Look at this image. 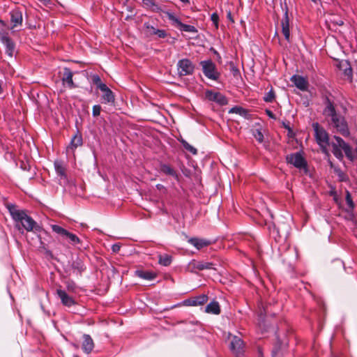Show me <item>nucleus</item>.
<instances>
[{"instance_id":"50","label":"nucleus","mask_w":357,"mask_h":357,"mask_svg":"<svg viewBox=\"0 0 357 357\" xmlns=\"http://www.w3.org/2000/svg\"><path fill=\"white\" fill-rule=\"evenodd\" d=\"M346 201H351V197H350V195L349 192H347V200Z\"/></svg>"},{"instance_id":"4","label":"nucleus","mask_w":357,"mask_h":357,"mask_svg":"<svg viewBox=\"0 0 357 357\" xmlns=\"http://www.w3.org/2000/svg\"><path fill=\"white\" fill-rule=\"evenodd\" d=\"M312 128L317 144L324 152H326L327 146L329 145V137L327 132L318 123H314Z\"/></svg>"},{"instance_id":"14","label":"nucleus","mask_w":357,"mask_h":357,"mask_svg":"<svg viewBox=\"0 0 357 357\" xmlns=\"http://www.w3.org/2000/svg\"><path fill=\"white\" fill-rule=\"evenodd\" d=\"M86 266L83 261L77 258L75 260H73L69 267L70 274H73L75 275H81L82 273L85 271Z\"/></svg>"},{"instance_id":"29","label":"nucleus","mask_w":357,"mask_h":357,"mask_svg":"<svg viewBox=\"0 0 357 357\" xmlns=\"http://www.w3.org/2000/svg\"><path fill=\"white\" fill-rule=\"evenodd\" d=\"M144 30L145 35L148 37H151L155 36V32L156 31L157 28L149 23H145L144 24Z\"/></svg>"},{"instance_id":"2","label":"nucleus","mask_w":357,"mask_h":357,"mask_svg":"<svg viewBox=\"0 0 357 357\" xmlns=\"http://www.w3.org/2000/svg\"><path fill=\"white\" fill-rule=\"evenodd\" d=\"M326 107L323 111V114L326 117H330L331 124L336 129V130L343 136H348L349 130L344 117L337 113L333 102L326 97L325 98Z\"/></svg>"},{"instance_id":"24","label":"nucleus","mask_w":357,"mask_h":357,"mask_svg":"<svg viewBox=\"0 0 357 357\" xmlns=\"http://www.w3.org/2000/svg\"><path fill=\"white\" fill-rule=\"evenodd\" d=\"M54 169L57 175L63 179H67V175L66 173V167L61 160H55L54 162Z\"/></svg>"},{"instance_id":"48","label":"nucleus","mask_w":357,"mask_h":357,"mask_svg":"<svg viewBox=\"0 0 357 357\" xmlns=\"http://www.w3.org/2000/svg\"><path fill=\"white\" fill-rule=\"evenodd\" d=\"M156 188L160 190V191H163L165 192L166 190L165 186L162 184H157L156 185Z\"/></svg>"},{"instance_id":"10","label":"nucleus","mask_w":357,"mask_h":357,"mask_svg":"<svg viewBox=\"0 0 357 357\" xmlns=\"http://www.w3.org/2000/svg\"><path fill=\"white\" fill-rule=\"evenodd\" d=\"M0 41L6 47V52L9 56H13L15 50V44L4 31H0Z\"/></svg>"},{"instance_id":"8","label":"nucleus","mask_w":357,"mask_h":357,"mask_svg":"<svg viewBox=\"0 0 357 357\" xmlns=\"http://www.w3.org/2000/svg\"><path fill=\"white\" fill-rule=\"evenodd\" d=\"M287 162L299 169L307 170V162L300 152L287 155Z\"/></svg>"},{"instance_id":"55","label":"nucleus","mask_w":357,"mask_h":357,"mask_svg":"<svg viewBox=\"0 0 357 357\" xmlns=\"http://www.w3.org/2000/svg\"><path fill=\"white\" fill-rule=\"evenodd\" d=\"M331 167H333V164L331 162H330Z\"/></svg>"},{"instance_id":"22","label":"nucleus","mask_w":357,"mask_h":357,"mask_svg":"<svg viewBox=\"0 0 357 357\" xmlns=\"http://www.w3.org/2000/svg\"><path fill=\"white\" fill-rule=\"evenodd\" d=\"M188 243L195 247L197 250H200L211 244V241L199 238H191L188 240Z\"/></svg>"},{"instance_id":"7","label":"nucleus","mask_w":357,"mask_h":357,"mask_svg":"<svg viewBox=\"0 0 357 357\" xmlns=\"http://www.w3.org/2000/svg\"><path fill=\"white\" fill-rule=\"evenodd\" d=\"M195 70V65L188 59H183L177 63V72L180 77L191 75Z\"/></svg>"},{"instance_id":"9","label":"nucleus","mask_w":357,"mask_h":357,"mask_svg":"<svg viewBox=\"0 0 357 357\" xmlns=\"http://www.w3.org/2000/svg\"><path fill=\"white\" fill-rule=\"evenodd\" d=\"M188 268L192 273H197V271L215 270V264L209 261L192 260L188 266Z\"/></svg>"},{"instance_id":"35","label":"nucleus","mask_w":357,"mask_h":357,"mask_svg":"<svg viewBox=\"0 0 357 357\" xmlns=\"http://www.w3.org/2000/svg\"><path fill=\"white\" fill-rule=\"evenodd\" d=\"M65 237L68 238L70 243L73 245H77L80 243V239L75 234L70 233L69 231H68Z\"/></svg>"},{"instance_id":"6","label":"nucleus","mask_w":357,"mask_h":357,"mask_svg":"<svg viewBox=\"0 0 357 357\" xmlns=\"http://www.w3.org/2000/svg\"><path fill=\"white\" fill-rule=\"evenodd\" d=\"M229 349L236 357H243L244 354V343L242 339L236 335H230Z\"/></svg>"},{"instance_id":"34","label":"nucleus","mask_w":357,"mask_h":357,"mask_svg":"<svg viewBox=\"0 0 357 357\" xmlns=\"http://www.w3.org/2000/svg\"><path fill=\"white\" fill-rule=\"evenodd\" d=\"M180 29L185 32H190V33H197V29L192 25L185 24L182 23L180 26Z\"/></svg>"},{"instance_id":"45","label":"nucleus","mask_w":357,"mask_h":357,"mask_svg":"<svg viewBox=\"0 0 357 357\" xmlns=\"http://www.w3.org/2000/svg\"><path fill=\"white\" fill-rule=\"evenodd\" d=\"M230 113H236L242 115L245 112V109L241 107H234L229 111Z\"/></svg>"},{"instance_id":"42","label":"nucleus","mask_w":357,"mask_h":357,"mask_svg":"<svg viewBox=\"0 0 357 357\" xmlns=\"http://www.w3.org/2000/svg\"><path fill=\"white\" fill-rule=\"evenodd\" d=\"M155 36L159 38H165L167 34L165 30L157 29L156 31L155 32Z\"/></svg>"},{"instance_id":"43","label":"nucleus","mask_w":357,"mask_h":357,"mask_svg":"<svg viewBox=\"0 0 357 357\" xmlns=\"http://www.w3.org/2000/svg\"><path fill=\"white\" fill-rule=\"evenodd\" d=\"M211 20L214 24L215 28L217 29L218 27V20H219V16L216 13H213L211 15Z\"/></svg>"},{"instance_id":"28","label":"nucleus","mask_w":357,"mask_h":357,"mask_svg":"<svg viewBox=\"0 0 357 357\" xmlns=\"http://www.w3.org/2000/svg\"><path fill=\"white\" fill-rule=\"evenodd\" d=\"M172 262V257L168 254L158 255V264L163 266H168Z\"/></svg>"},{"instance_id":"52","label":"nucleus","mask_w":357,"mask_h":357,"mask_svg":"<svg viewBox=\"0 0 357 357\" xmlns=\"http://www.w3.org/2000/svg\"><path fill=\"white\" fill-rule=\"evenodd\" d=\"M0 24H1L2 26H6V23L3 20H0Z\"/></svg>"},{"instance_id":"11","label":"nucleus","mask_w":357,"mask_h":357,"mask_svg":"<svg viewBox=\"0 0 357 357\" xmlns=\"http://www.w3.org/2000/svg\"><path fill=\"white\" fill-rule=\"evenodd\" d=\"M56 292L63 305L70 307L76 304L75 299L66 290L59 288Z\"/></svg>"},{"instance_id":"17","label":"nucleus","mask_w":357,"mask_h":357,"mask_svg":"<svg viewBox=\"0 0 357 357\" xmlns=\"http://www.w3.org/2000/svg\"><path fill=\"white\" fill-rule=\"evenodd\" d=\"M291 81L294 84V85L301 91H307L308 88V82L306 78L294 75L291 77Z\"/></svg>"},{"instance_id":"51","label":"nucleus","mask_w":357,"mask_h":357,"mask_svg":"<svg viewBox=\"0 0 357 357\" xmlns=\"http://www.w3.org/2000/svg\"><path fill=\"white\" fill-rule=\"evenodd\" d=\"M181 2L184 3H190V1L189 0H180Z\"/></svg>"},{"instance_id":"27","label":"nucleus","mask_w":357,"mask_h":357,"mask_svg":"<svg viewBox=\"0 0 357 357\" xmlns=\"http://www.w3.org/2000/svg\"><path fill=\"white\" fill-rule=\"evenodd\" d=\"M160 171L166 175L172 176L176 180H178V174L177 172L169 165L162 164L160 165Z\"/></svg>"},{"instance_id":"12","label":"nucleus","mask_w":357,"mask_h":357,"mask_svg":"<svg viewBox=\"0 0 357 357\" xmlns=\"http://www.w3.org/2000/svg\"><path fill=\"white\" fill-rule=\"evenodd\" d=\"M100 90L102 92L101 96L102 103L111 105L114 103L115 96L106 84H101L100 86Z\"/></svg>"},{"instance_id":"13","label":"nucleus","mask_w":357,"mask_h":357,"mask_svg":"<svg viewBox=\"0 0 357 357\" xmlns=\"http://www.w3.org/2000/svg\"><path fill=\"white\" fill-rule=\"evenodd\" d=\"M206 98L208 100L215 102L220 105H225L228 102L227 98L223 94L213 91H207Z\"/></svg>"},{"instance_id":"54","label":"nucleus","mask_w":357,"mask_h":357,"mask_svg":"<svg viewBox=\"0 0 357 357\" xmlns=\"http://www.w3.org/2000/svg\"><path fill=\"white\" fill-rule=\"evenodd\" d=\"M234 72H238V70L237 68H233Z\"/></svg>"},{"instance_id":"49","label":"nucleus","mask_w":357,"mask_h":357,"mask_svg":"<svg viewBox=\"0 0 357 357\" xmlns=\"http://www.w3.org/2000/svg\"><path fill=\"white\" fill-rule=\"evenodd\" d=\"M227 17L231 22H234L233 18L231 17V13L230 11L227 12Z\"/></svg>"},{"instance_id":"1","label":"nucleus","mask_w":357,"mask_h":357,"mask_svg":"<svg viewBox=\"0 0 357 357\" xmlns=\"http://www.w3.org/2000/svg\"><path fill=\"white\" fill-rule=\"evenodd\" d=\"M6 206L13 220L16 223H20L24 229L27 231H40L41 230V227L31 217L26 214L24 210L20 209L15 204L8 202H6Z\"/></svg>"},{"instance_id":"21","label":"nucleus","mask_w":357,"mask_h":357,"mask_svg":"<svg viewBox=\"0 0 357 357\" xmlns=\"http://www.w3.org/2000/svg\"><path fill=\"white\" fill-rule=\"evenodd\" d=\"M83 140L82 135L79 134L78 132L72 137L69 146L67 148V151H72L74 152V151L79 146H81L82 145Z\"/></svg>"},{"instance_id":"16","label":"nucleus","mask_w":357,"mask_h":357,"mask_svg":"<svg viewBox=\"0 0 357 357\" xmlns=\"http://www.w3.org/2000/svg\"><path fill=\"white\" fill-rule=\"evenodd\" d=\"M208 297L206 294H201L197 296L187 299L184 301L185 304L188 306L202 305L208 301Z\"/></svg>"},{"instance_id":"40","label":"nucleus","mask_w":357,"mask_h":357,"mask_svg":"<svg viewBox=\"0 0 357 357\" xmlns=\"http://www.w3.org/2000/svg\"><path fill=\"white\" fill-rule=\"evenodd\" d=\"M253 135H254L255 138L256 139V140L257 142H259V143L263 142V141H264V135H263V133L261 132V131L260 130L257 129L254 132Z\"/></svg>"},{"instance_id":"44","label":"nucleus","mask_w":357,"mask_h":357,"mask_svg":"<svg viewBox=\"0 0 357 357\" xmlns=\"http://www.w3.org/2000/svg\"><path fill=\"white\" fill-rule=\"evenodd\" d=\"M101 112V107L99 105H96L93 107L92 114L93 116H98Z\"/></svg>"},{"instance_id":"32","label":"nucleus","mask_w":357,"mask_h":357,"mask_svg":"<svg viewBox=\"0 0 357 357\" xmlns=\"http://www.w3.org/2000/svg\"><path fill=\"white\" fill-rule=\"evenodd\" d=\"M180 142L181 143L184 149L189 151L190 153H191L192 154L196 155L197 153V150L192 145H190L188 142H187L185 139H181L180 140Z\"/></svg>"},{"instance_id":"18","label":"nucleus","mask_w":357,"mask_h":357,"mask_svg":"<svg viewBox=\"0 0 357 357\" xmlns=\"http://www.w3.org/2000/svg\"><path fill=\"white\" fill-rule=\"evenodd\" d=\"M282 26V32L287 40H289V19L288 16V9L286 8V10L284 14L283 19L281 22Z\"/></svg>"},{"instance_id":"37","label":"nucleus","mask_w":357,"mask_h":357,"mask_svg":"<svg viewBox=\"0 0 357 357\" xmlns=\"http://www.w3.org/2000/svg\"><path fill=\"white\" fill-rule=\"evenodd\" d=\"M167 17L168 19L172 21L174 24H176L177 26H181V24H182V22H181V20L176 17L173 13H167Z\"/></svg>"},{"instance_id":"46","label":"nucleus","mask_w":357,"mask_h":357,"mask_svg":"<svg viewBox=\"0 0 357 357\" xmlns=\"http://www.w3.org/2000/svg\"><path fill=\"white\" fill-rule=\"evenodd\" d=\"M121 245L118 243L114 244L112 246V250L114 252H118L120 250Z\"/></svg>"},{"instance_id":"26","label":"nucleus","mask_w":357,"mask_h":357,"mask_svg":"<svg viewBox=\"0 0 357 357\" xmlns=\"http://www.w3.org/2000/svg\"><path fill=\"white\" fill-rule=\"evenodd\" d=\"M205 312L213 314H219L220 313V307L218 301H213L209 303L205 309Z\"/></svg>"},{"instance_id":"39","label":"nucleus","mask_w":357,"mask_h":357,"mask_svg":"<svg viewBox=\"0 0 357 357\" xmlns=\"http://www.w3.org/2000/svg\"><path fill=\"white\" fill-rule=\"evenodd\" d=\"M334 171L337 176H338L340 181H344L347 179V175L340 169L337 167L334 168Z\"/></svg>"},{"instance_id":"47","label":"nucleus","mask_w":357,"mask_h":357,"mask_svg":"<svg viewBox=\"0 0 357 357\" xmlns=\"http://www.w3.org/2000/svg\"><path fill=\"white\" fill-rule=\"evenodd\" d=\"M266 114L271 119H276L275 114L271 110H269V109H266Z\"/></svg>"},{"instance_id":"31","label":"nucleus","mask_w":357,"mask_h":357,"mask_svg":"<svg viewBox=\"0 0 357 357\" xmlns=\"http://www.w3.org/2000/svg\"><path fill=\"white\" fill-rule=\"evenodd\" d=\"M51 228L54 232L61 236H66V234H68V231L59 225H51Z\"/></svg>"},{"instance_id":"25","label":"nucleus","mask_w":357,"mask_h":357,"mask_svg":"<svg viewBox=\"0 0 357 357\" xmlns=\"http://www.w3.org/2000/svg\"><path fill=\"white\" fill-rule=\"evenodd\" d=\"M135 275L146 280H153L157 277V274L153 271L137 270Z\"/></svg>"},{"instance_id":"33","label":"nucleus","mask_w":357,"mask_h":357,"mask_svg":"<svg viewBox=\"0 0 357 357\" xmlns=\"http://www.w3.org/2000/svg\"><path fill=\"white\" fill-rule=\"evenodd\" d=\"M338 206L340 207H342L344 206V204L347 205L346 210L349 213V215L352 218L354 216L352 213H350L352 211L353 208H354V202H337Z\"/></svg>"},{"instance_id":"3","label":"nucleus","mask_w":357,"mask_h":357,"mask_svg":"<svg viewBox=\"0 0 357 357\" xmlns=\"http://www.w3.org/2000/svg\"><path fill=\"white\" fill-rule=\"evenodd\" d=\"M335 142L332 143L333 155L340 160L343 159L342 151L344 152L346 156L350 160H354V155L352 152L351 146L345 142L341 137L334 136Z\"/></svg>"},{"instance_id":"23","label":"nucleus","mask_w":357,"mask_h":357,"mask_svg":"<svg viewBox=\"0 0 357 357\" xmlns=\"http://www.w3.org/2000/svg\"><path fill=\"white\" fill-rule=\"evenodd\" d=\"M337 67L342 70L344 73V75L348 78L351 79L352 77V68L350 66V63L348 61H340Z\"/></svg>"},{"instance_id":"41","label":"nucleus","mask_w":357,"mask_h":357,"mask_svg":"<svg viewBox=\"0 0 357 357\" xmlns=\"http://www.w3.org/2000/svg\"><path fill=\"white\" fill-rule=\"evenodd\" d=\"M92 81H93V84H96L97 86V88L99 89H100V86L101 84H105L104 83H102L101 82L100 77L97 75H94L92 76Z\"/></svg>"},{"instance_id":"53","label":"nucleus","mask_w":357,"mask_h":357,"mask_svg":"<svg viewBox=\"0 0 357 357\" xmlns=\"http://www.w3.org/2000/svg\"><path fill=\"white\" fill-rule=\"evenodd\" d=\"M310 1H312L314 3H317L318 2L320 1V0H310Z\"/></svg>"},{"instance_id":"38","label":"nucleus","mask_w":357,"mask_h":357,"mask_svg":"<svg viewBox=\"0 0 357 357\" xmlns=\"http://www.w3.org/2000/svg\"><path fill=\"white\" fill-rule=\"evenodd\" d=\"M66 287L68 292H75L77 289V286L73 281H67L66 282Z\"/></svg>"},{"instance_id":"15","label":"nucleus","mask_w":357,"mask_h":357,"mask_svg":"<svg viewBox=\"0 0 357 357\" xmlns=\"http://www.w3.org/2000/svg\"><path fill=\"white\" fill-rule=\"evenodd\" d=\"M10 22L12 26L10 29H14L15 27L21 26L23 21L22 13L18 9H14L10 12Z\"/></svg>"},{"instance_id":"19","label":"nucleus","mask_w":357,"mask_h":357,"mask_svg":"<svg viewBox=\"0 0 357 357\" xmlns=\"http://www.w3.org/2000/svg\"><path fill=\"white\" fill-rule=\"evenodd\" d=\"M82 350L86 354H90L94 348V342L91 337L88 334L83 335Z\"/></svg>"},{"instance_id":"20","label":"nucleus","mask_w":357,"mask_h":357,"mask_svg":"<svg viewBox=\"0 0 357 357\" xmlns=\"http://www.w3.org/2000/svg\"><path fill=\"white\" fill-rule=\"evenodd\" d=\"M73 73L70 68H65L63 70V76L62 77L63 84H66L70 89H74L76 85L74 84L73 80Z\"/></svg>"},{"instance_id":"36","label":"nucleus","mask_w":357,"mask_h":357,"mask_svg":"<svg viewBox=\"0 0 357 357\" xmlns=\"http://www.w3.org/2000/svg\"><path fill=\"white\" fill-rule=\"evenodd\" d=\"M275 93L273 89H271L266 93L264 97V100L266 102H272L275 99Z\"/></svg>"},{"instance_id":"30","label":"nucleus","mask_w":357,"mask_h":357,"mask_svg":"<svg viewBox=\"0 0 357 357\" xmlns=\"http://www.w3.org/2000/svg\"><path fill=\"white\" fill-rule=\"evenodd\" d=\"M142 2L146 8H151L153 11L160 10L159 6L155 3L154 0H142Z\"/></svg>"},{"instance_id":"5","label":"nucleus","mask_w":357,"mask_h":357,"mask_svg":"<svg viewBox=\"0 0 357 357\" xmlns=\"http://www.w3.org/2000/svg\"><path fill=\"white\" fill-rule=\"evenodd\" d=\"M202 71L204 75L212 80H218L220 73L217 71L215 63L211 60L202 61L200 62Z\"/></svg>"}]
</instances>
